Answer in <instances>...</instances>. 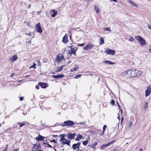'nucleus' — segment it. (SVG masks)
Returning <instances> with one entry per match:
<instances>
[{"instance_id":"1","label":"nucleus","mask_w":151,"mask_h":151,"mask_svg":"<svg viewBox=\"0 0 151 151\" xmlns=\"http://www.w3.org/2000/svg\"><path fill=\"white\" fill-rule=\"evenodd\" d=\"M124 73L126 77L132 78L140 76L142 74V72L138 70L132 69L125 71Z\"/></svg>"},{"instance_id":"2","label":"nucleus","mask_w":151,"mask_h":151,"mask_svg":"<svg viewBox=\"0 0 151 151\" xmlns=\"http://www.w3.org/2000/svg\"><path fill=\"white\" fill-rule=\"evenodd\" d=\"M135 39L139 42L140 45L142 46H144L146 44L145 40L140 36H136L135 37Z\"/></svg>"},{"instance_id":"3","label":"nucleus","mask_w":151,"mask_h":151,"mask_svg":"<svg viewBox=\"0 0 151 151\" xmlns=\"http://www.w3.org/2000/svg\"><path fill=\"white\" fill-rule=\"evenodd\" d=\"M63 124L62 125V126H71L74 125V123L72 121L68 120L63 122Z\"/></svg>"},{"instance_id":"4","label":"nucleus","mask_w":151,"mask_h":151,"mask_svg":"<svg viewBox=\"0 0 151 151\" xmlns=\"http://www.w3.org/2000/svg\"><path fill=\"white\" fill-rule=\"evenodd\" d=\"M114 142H115V141L113 140V141H111L109 142L108 143L106 144H103V145H101L100 148L101 150H103L104 148L106 147L107 146H110L111 145L114 144Z\"/></svg>"},{"instance_id":"5","label":"nucleus","mask_w":151,"mask_h":151,"mask_svg":"<svg viewBox=\"0 0 151 151\" xmlns=\"http://www.w3.org/2000/svg\"><path fill=\"white\" fill-rule=\"evenodd\" d=\"M77 50V49L76 47H75L73 46H72L71 47V50L69 52V54L70 56L72 54L75 55Z\"/></svg>"},{"instance_id":"6","label":"nucleus","mask_w":151,"mask_h":151,"mask_svg":"<svg viewBox=\"0 0 151 151\" xmlns=\"http://www.w3.org/2000/svg\"><path fill=\"white\" fill-rule=\"evenodd\" d=\"M41 148V146L39 144L38 145L36 144L34 145L32 151H38V150L39 148Z\"/></svg>"},{"instance_id":"7","label":"nucleus","mask_w":151,"mask_h":151,"mask_svg":"<svg viewBox=\"0 0 151 151\" xmlns=\"http://www.w3.org/2000/svg\"><path fill=\"white\" fill-rule=\"evenodd\" d=\"M37 31L39 32L40 33H41L42 32V28L40 26V23H39L36 24L35 27Z\"/></svg>"},{"instance_id":"8","label":"nucleus","mask_w":151,"mask_h":151,"mask_svg":"<svg viewBox=\"0 0 151 151\" xmlns=\"http://www.w3.org/2000/svg\"><path fill=\"white\" fill-rule=\"evenodd\" d=\"M93 47V45L89 43L86 45V46L83 48V49L84 50H87L88 49H91Z\"/></svg>"},{"instance_id":"9","label":"nucleus","mask_w":151,"mask_h":151,"mask_svg":"<svg viewBox=\"0 0 151 151\" xmlns=\"http://www.w3.org/2000/svg\"><path fill=\"white\" fill-rule=\"evenodd\" d=\"M76 135V134L75 133H74L73 134L69 133L67 135L68 138L72 140L75 138Z\"/></svg>"},{"instance_id":"10","label":"nucleus","mask_w":151,"mask_h":151,"mask_svg":"<svg viewBox=\"0 0 151 151\" xmlns=\"http://www.w3.org/2000/svg\"><path fill=\"white\" fill-rule=\"evenodd\" d=\"M81 145L80 142H78L76 144H75L73 145L72 147L74 150H75L76 148L79 149V147Z\"/></svg>"},{"instance_id":"11","label":"nucleus","mask_w":151,"mask_h":151,"mask_svg":"<svg viewBox=\"0 0 151 151\" xmlns=\"http://www.w3.org/2000/svg\"><path fill=\"white\" fill-rule=\"evenodd\" d=\"M38 84L42 88H45L48 86V84L46 83L40 82L38 83Z\"/></svg>"},{"instance_id":"12","label":"nucleus","mask_w":151,"mask_h":151,"mask_svg":"<svg viewBox=\"0 0 151 151\" xmlns=\"http://www.w3.org/2000/svg\"><path fill=\"white\" fill-rule=\"evenodd\" d=\"M151 92V88L150 87H147V90L145 91V96H147L149 95Z\"/></svg>"},{"instance_id":"13","label":"nucleus","mask_w":151,"mask_h":151,"mask_svg":"<svg viewBox=\"0 0 151 151\" xmlns=\"http://www.w3.org/2000/svg\"><path fill=\"white\" fill-rule=\"evenodd\" d=\"M105 52H107V53L108 54L113 55L115 53V51L114 50H111L110 49H109L107 50H106L105 51Z\"/></svg>"},{"instance_id":"14","label":"nucleus","mask_w":151,"mask_h":151,"mask_svg":"<svg viewBox=\"0 0 151 151\" xmlns=\"http://www.w3.org/2000/svg\"><path fill=\"white\" fill-rule=\"evenodd\" d=\"M62 142L63 144H66L68 145H70V141L64 138L63 140L62 141Z\"/></svg>"},{"instance_id":"15","label":"nucleus","mask_w":151,"mask_h":151,"mask_svg":"<svg viewBox=\"0 0 151 151\" xmlns=\"http://www.w3.org/2000/svg\"><path fill=\"white\" fill-rule=\"evenodd\" d=\"M18 58L16 55H13L11 58H10V60L12 63L15 61Z\"/></svg>"},{"instance_id":"16","label":"nucleus","mask_w":151,"mask_h":151,"mask_svg":"<svg viewBox=\"0 0 151 151\" xmlns=\"http://www.w3.org/2000/svg\"><path fill=\"white\" fill-rule=\"evenodd\" d=\"M64 75L62 74H59L58 75H54L52 76V77L56 79H58L59 78H63L64 77Z\"/></svg>"},{"instance_id":"17","label":"nucleus","mask_w":151,"mask_h":151,"mask_svg":"<svg viewBox=\"0 0 151 151\" xmlns=\"http://www.w3.org/2000/svg\"><path fill=\"white\" fill-rule=\"evenodd\" d=\"M57 14V11L55 10H53L50 12V14L52 17H55Z\"/></svg>"},{"instance_id":"18","label":"nucleus","mask_w":151,"mask_h":151,"mask_svg":"<svg viewBox=\"0 0 151 151\" xmlns=\"http://www.w3.org/2000/svg\"><path fill=\"white\" fill-rule=\"evenodd\" d=\"M62 41L65 43H66L68 42V36L67 35V34L65 35L63 37Z\"/></svg>"},{"instance_id":"19","label":"nucleus","mask_w":151,"mask_h":151,"mask_svg":"<svg viewBox=\"0 0 151 151\" xmlns=\"http://www.w3.org/2000/svg\"><path fill=\"white\" fill-rule=\"evenodd\" d=\"M127 2L129 3L131 5L133 6L136 7H138L137 5L133 1H131V0L128 1Z\"/></svg>"},{"instance_id":"20","label":"nucleus","mask_w":151,"mask_h":151,"mask_svg":"<svg viewBox=\"0 0 151 151\" xmlns=\"http://www.w3.org/2000/svg\"><path fill=\"white\" fill-rule=\"evenodd\" d=\"M132 125V123L130 122L128 123V124L126 127L127 129L128 130H130L131 129V127Z\"/></svg>"},{"instance_id":"21","label":"nucleus","mask_w":151,"mask_h":151,"mask_svg":"<svg viewBox=\"0 0 151 151\" xmlns=\"http://www.w3.org/2000/svg\"><path fill=\"white\" fill-rule=\"evenodd\" d=\"M76 140L77 141H79L83 137L82 136L79 134H78L76 135Z\"/></svg>"},{"instance_id":"22","label":"nucleus","mask_w":151,"mask_h":151,"mask_svg":"<svg viewBox=\"0 0 151 151\" xmlns=\"http://www.w3.org/2000/svg\"><path fill=\"white\" fill-rule=\"evenodd\" d=\"M64 65L60 66V67L56 68L55 69L56 72H59L60 71L63 69V67L64 66Z\"/></svg>"},{"instance_id":"23","label":"nucleus","mask_w":151,"mask_h":151,"mask_svg":"<svg viewBox=\"0 0 151 151\" xmlns=\"http://www.w3.org/2000/svg\"><path fill=\"white\" fill-rule=\"evenodd\" d=\"M43 137L40 134L39 135V136L36 138V140L37 141H41L43 140Z\"/></svg>"},{"instance_id":"24","label":"nucleus","mask_w":151,"mask_h":151,"mask_svg":"<svg viewBox=\"0 0 151 151\" xmlns=\"http://www.w3.org/2000/svg\"><path fill=\"white\" fill-rule=\"evenodd\" d=\"M79 69V68L77 65H76L75 67L71 69L70 71L73 72L74 71L78 70Z\"/></svg>"},{"instance_id":"25","label":"nucleus","mask_w":151,"mask_h":151,"mask_svg":"<svg viewBox=\"0 0 151 151\" xmlns=\"http://www.w3.org/2000/svg\"><path fill=\"white\" fill-rule=\"evenodd\" d=\"M65 136V134H60L59 136V137L61 138L60 141H62L63 140V139L64 138Z\"/></svg>"},{"instance_id":"26","label":"nucleus","mask_w":151,"mask_h":151,"mask_svg":"<svg viewBox=\"0 0 151 151\" xmlns=\"http://www.w3.org/2000/svg\"><path fill=\"white\" fill-rule=\"evenodd\" d=\"M63 58V56H62V57L60 56H57V62H59L60 61L62 58Z\"/></svg>"},{"instance_id":"27","label":"nucleus","mask_w":151,"mask_h":151,"mask_svg":"<svg viewBox=\"0 0 151 151\" xmlns=\"http://www.w3.org/2000/svg\"><path fill=\"white\" fill-rule=\"evenodd\" d=\"M148 107V103L147 102H145L144 103V105L143 106V108L145 109H147Z\"/></svg>"},{"instance_id":"28","label":"nucleus","mask_w":151,"mask_h":151,"mask_svg":"<svg viewBox=\"0 0 151 151\" xmlns=\"http://www.w3.org/2000/svg\"><path fill=\"white\" fill-rule=\"evenodd\" d=\"M99 42L100 45H101L104 43V40L102 38L100 37V38L99 40Z\"/></svg>"},{"instance_id":"29","label":"nucleus","mask_w":151,"mask_h":151,"mask_svg":"<svg viewBox=\"0 0 151 151\" xmlns=\"http://www.w3.org/2000/svg\"><path fill=\"white\" fill-rule=\"evenodd\" d=\"M94 9L96 11V12L97 13H99V8L98 6L95 5L94 6Z\"/></svg>"},{"instance_id":"30","label":"nucleus","mask_w":151,"mask_h":151,"mask_svg":"<svg viewBox=\"0 0 151 151\" xmlns=\"http://www.w3.org/2000/svg\"><path fill=\"white\" fill-rule=\"evenodd\" d=\"M104 62L107 63L109 64H114V63L113 62H112L110 61H108V60H105L104 61Z\"/></svg>"},{"instance_id":"31","label":"nucleus","mask_w":151,"mask_h":151,"mask_svg":"<svg viewBox=\"0 0 151 151\" xmlns=\"http://www.w3.org/2000/svg\"><path fill=\"white\" fill-rule=\"evenodd\" d=\"M88 140H87L83 141L82 142V144L83 145H84L85 146H86L88 144Z\"/></svg>"},{"instance_id":"32","label":"nucleus","mask_w":151,"mask_h":151,"mask_svg":"<svg viewBox=\"0 0 151 151\" xmlns=\"http://www.w3.org/2000/svg\"><path fill=\"white\" fill-rule=\"evenodd\" d=\"M18 124L19 125V127L20 128L22 127L23 126H24L25 125V123H21L18 122Z\"/></svg>"},{"instance_id":"33","label":"nucleus","mask_w":151,"mask_h":151,"mask_svg":"<svg viewBox=\"0 0 151 151\" xmlns=\"http://www.w3.org/2000/svg\"><path fill=\"white\" fill-rule=\"evenodd\" d=\"M97 145V143L96 142H95L93 143V145H92L91 146V148H94Z\"/></svg>"},{"instance_id":"34","label":"nucleus","mask_w":151,"mask_h":151,"mask_svg":"<svg viewBox=\"0 0 151 151\" xmlns=\"http://www.w3.org/2000/svg\"><path fill=\"white\" fill-rule=\"evenodd\" d=\"M35 63H36L38 65H40V60L39 59H37L35 61Z\"/></svg>"},{"instance_id":"35","label":"nucleus","mask_w":151,"mask_h":151,"mask_svg":"<svg viewBox=\"0 0 151 151\" xmlns=\"http://www.w3.org/2000/svg\"><path fill=\"white\" fill-rule=\"evenodd\" d=\"M104 30L106 31H108L109 32L111 31V29L109 27H106V28H104Z\"/></svg>"},{"instance_id":"36","label":"nucleus","mask_w":151,"mask_h":151,"mask_svg":"<svg viewBox=\"0 0 151 151\" xmlns=\"http://www.w3.org/2000/svg\"><path fill=\"white\" fill-rule=\"evenodd\" d=\"M134 40V38L132 37H130L129 39V40L131 42H133Z\"/></svg>"},{"instance_id":"37","label":"nucleus","mask_w":151,"mask_h":151,"mask_svg":"<svg viewBox=\"0 0 151 151\" xmlns=\"http://www.w3.org/2000/svg\"><path fill=\"white\" fill-rule=\"evenodd\" d=\"M81 74H78L77 75H76L75 77V78H80L81 77Z\"/></svg>"},{"instance_id":"38","label":"nucleus","mask_w":151,"mask_h":151,"mask_svg":"<svg viewBox=\"0 0 151 151\" xmlns=\"http://www.w3.org/2000/svg\"><path fill=\"white\" fill-rule=\"evenodd\" d=\"M106 125H105L103 128V132H104L105 131L106 129Z\"/></svg>"},{"instance_id":"39","label":"nucleus","mask_w":151,"mask_h":151,"mask_svg":"<svg viewBox=\"0 0 151 151\" xmlns=\"http://www.w3.org/2000/svg\"><path fill=\"white\" fill-rule=\"evenodd\" d=\"M111 104L113 105H114L115 102L113 100H111V101L110 102Z\"/></svg>"},{"instance_id":"40","label":"nucleus","mask_w":151,"mask_h":151,"mask_svg":"<svg viewBox=\"0 0 151 151\" xmlns=\"http://www.w3.org/2000/svg\"><path fill=\"white\" fill-rule=\"evenodd\" d=\"M44 144H45V145H46L49 147H52L51 145H49V144H48L47 143H44Z\"/></svg>"},{"instance_id":"41","label":"nucleus","mask_w":151,"mask_h":151,"mask_svg":"<svg viewBox=\"0 0 151 151\" xmlns=\"http://www.w3.org/2000/svg\"><path fill=\"white\" fill-rule=\"evenodd\" d=\"M31 43V40H30V39H29V40L28 41L26 42V43L27 44H30Z\"/></svg>"},{"instance_id":"42","label":"nucleus","mask_w":151,"mask_h":151,"mask_svg":"<svg viewBox=\"0 0 151 151\" xmlns=\"http://www.w3.org/2000/svg\"><path fill=\"white\" fill-rule=\"evenodd\" d=\"M40 86V85H39V84H38V85H37L36 86V87H35L37 89H39V86Z\"/></svg>"},{"instance_id":"43","label":"nucleus","mask_w":151,"mask_h":151,"mask_svg":"<svg viewBox=\"0 0 151 151\" xmlns=\"http://www.w3.org/2000/svg\"><path fill=\"white\" fill-rule=\"evenodd\" d=\"M19 148H15L14 149L13 151H19Z\"/></svg>"},{"instance_id":"44","label":"nucleus","mask_w":151,"mask_h":151,"mask_svg":"<svg viewBox=\"0 0 151 151\" xmlns=\"http://www.w3.org/2000/svg\"><path fill=\"white\" fill-rule=\"evenodd\" d=\"M50 141L51 142H54V143H56V141H55V139H53V140H51Z\"/></svg>"},{"instance_id":"45","label":"nucleus","mask_w":151,"mask_h":151,"mask_svg":"<svg viewBox=\"0 0 151 151\" xmlns=\"http://www.w3.org/2000/svg\"><path fill=\"white\" fill-rule=\"evenodd\" d=\"M117 104H118V105L119 106V108L120 109V110L121 111V114H122V110L120 108V106L119 104H118V103H117Z\"/></svg>"},{"instance_id":"46","label":"nucleus","mask_w":151,"mask_h":151,"mask_svg":"<svg viewBox=\"0 0 151 151\" xmlns=\"http://www.w3.org/2000/svg\"><path fill=\"white\" fill-rule=\"evenodd\" d=\"M85 44V43L81 44L79 45L78 46L82 47Z\"/></svg>"},{"instance_id":"47","label":"nucleus","mask_w":151,"mask_h":151,"mask_svg":"<svg viewBox=\"0 0 151 151\" xmlns=\"http://www.w3.org/2000/svg\"><path fill=\"white\" fill-rule=\"evenodd\" d=\"M118 119H119V121H120V118L119 116V114H118Z\"/></svg>"},{"instance_id":"48","label":"nucleus","mask_w":151,"mask_h":151,"mask_svg":"<svg viewBox=\"0 0 151 151\" xmlns=\"http://www.w3.org/2000/svg\"><path fill=\"white\" fill-rule=\"evenodd\" d=\"M26 34L27 35H31V32H29V33H28H28H26Z\"/></svg>"},{"instance_id":"49","label":"nucleus","mask_w":151,"mask_h":151,"mask_svg":"<svg viewBox=\"0 0 151 151\" xmlns=\"http://www.w3.org/2000/svg\"><path fill=\"white\" fill-rule=\"evenodd\" d=\"M19 99L20 101H22L23 100V98L22 97H20Z\"/></svg>"},{"instance_id":"50","label":"nucleus","mask_w":151,"mask_h":151,"mask_svg":"<svg viewBox=\"0 0 151 151\" xmlns=\"http://www.w3.org/2000/svg\"><path fill=\"white\" fill-rule=\"evenodd\" d=\"M104 132H103V131H102V133H101L100 134H99V135H100V136H102V135H103V134H104Z\"/></svg>"},{"instance_id":"51","label":"nucleus","mask_w":151,"mask_h":151,"mask_svg":"<svg viewBox=\"0 0 151 151\" xmlns=\"http://www.w3.org/2000/svg\"><path fill=\"white\" fill-rule=\"evenodd\" d=\"M7 147H5L4 148V150H2V151H7Z\"/></svg>"},{"instance_id":"52","label":"nucleus","mask_w":151,"mask_h":151,"mask_svg":"<svg viewBox=\"0 0 151 151\" xmlns=\"http://www.w3.org/2000/svg\"><path fill=\"white\" fill-rule=\"evenodd\" d=\"M31 7V5L30 4H29L28 6V8L29 9Z\"/></svg>"},{"instance_id":"53","label":"nucleus","mask_w":151,"mask_h":151,"mask_svg":"<svg viewBox=\"0 0 151 151\" xmlns=\"http://www.w3.org/2000/svg\"><path fill=\"white\" fill-rule=\"evenodd\" d=\"M149 51L151 52V45L149 47Z\"/></svg>"},{"instance_id":"54","label":"nucleus","mask_w":151,"mask_h":151,"mask_svg":"<svg viewBox=\"0 0 151 151\" xmlns=\"http://www.w3.org/2000/svg\"><path fill=\"white\" fill-rule=\"evenodd\" d=\"M71 62V61L70 60L67 62V63L68 64H69Z\"/></svg>"},{"instance_id":"55","label":"nucleus","mask_w":151,"mask_h":151,"mask_svg":"<svg viewBox=\"0 0 151 151\" xmlns=\"http://www.w3.org/2000/svg\"><path fill=\"white\" fill-rule=\"evenodd\" d=\"M148 27L150 29H151V25H149Z\"/></svg>"},{"instance_id":"56","label":"nucleus","mask_w":151,"mask_h":151,"mask_svg":"<svg viewBox=\"0 0 151 151\" xmlns=\"http://www.w3.org/2000/svg\"><path fill=\"white\" fill-rule=\"evenodd\" d=\"M34 68V66L33 65H32L31 66H30L29 67V68Z\"/></svg>"},{"instance_id":"57","label":"nucleus","mask_w":151,"mask_h":151,"mask_svg":"<svg viewBox=\"0 0 151 151\" xmlns=\"http://www.w3.org/2000/svg\"><path fill=\"white\" fill-rule=\"evenodd\" d=\"M112 1L114 2H117V0H111Z\"/></svg>"},{"instance_id":"58","label":"nucleus","mask_w":151,"mask_h":151,"mask_svg":"<svg viewBox=\"0 0 151 151\" xmlns=\"http://www.w3.org/2000/svg\"><path fill=\"white\" fill-rule=\"evenodd\" d=\"M52 136L54 137H58V135H52Z\"/></svg>"},{"instance_id":"59","label":"nucleus","mask_w":151,"mask_h":151,"mask_svg":"<svg viewBox=\"0 0 151 151\" xmlns=\"http://www.w3.org/2000/svg\"><path fill=\"white\" fill-rule=\"evenodd\" d=\"M36 65V64L35 63H34V64L33 65L34 66V68H36L35 65Z\"/></svg>"},{"instance_id":"60","label":"nucleus","mask_w":151,"mask_h":151,"mask_svg":"<svg viewBox=\"0 0 151 151\" xmlns=\"http://www.w3.org/2000/svg\"><path fill=\"white\" fill-rule=\"evenodd\" d=\"M29 76H29V75H27V76H25V77H26V78H28V77H29Z\"/></svg>"},{"instance_id":"61","label":"nucleus","mask_w":151,"mask_h":151,"mask_svg":"<svg viewBox=\"0 0 151 151\" xmlns=\"http://www.w3.org/2000/svg\"><path fill=\"white\" fill-rule=\"evenodd\" d=\"M14 75V73H13L12 74V75H11V76H10V77H12V76H13Z\"/></svg>"},{"instance_id":"62","label":"nucleus","mask_w":151,"mask_h":151,"mask_svg":"<svg viewBox=\"0 0 151 151\" xmlns=\"http://www.w3.org/2000/svg\"><path fill=\"white\" fill-rule=\"evenodd\" d=\"M123 121V120H121V124H122V122Z\"/></svg>"},{"instance_id":"63","label":"nucleus","mask_w":151,"mask_h":151,"mask_svg":"<svg viewBox=\"0 0 151 151\" xmlns=\"http://www.w3.org/2000/svg\"><path fill=\"white\" fill-rule=\"evenodd\" d=\"M123 119H124V118H123V117L122 116V117L121 120H123Z\"/></svg>"},{"instance_id":"64","label":"nucleus","mask_w":151,"mask_h":151,"mask_svg":"<svg viewBox=\"0 0 151 151\" xmlns=\"http://www.w3.org/2000/svg\"><path fill=\"white\" fill-rule=\"evenodd\" d=\"M139 151H142V148H141L140 149V150H139Z\"/></svg>"}]
</instances>
